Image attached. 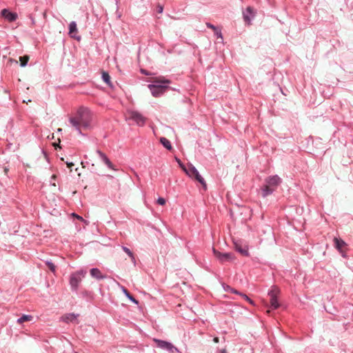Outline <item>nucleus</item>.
I'll list each match as a JSON object with an SVG mask.
<instances>
[{
    "label": "nucleus",
    "instance_id": "1",
    "mask_svg": "<svg viewBox=\"0 0 353 353\" xmlns=\"http://www.w3.org/2000/svg\"><path fill=\"white\" fill-rule=\"evenodd\" d=\"M90 121V112L88 109L83 107L79 108L75 114L69 118L70 124L78 130L79 133H81V128H88Z\"/></svg>",
    "mask_w": 353,
    "mask_h": 353
},
{
    "label": "nucleus",
    "instance_id": "2",
    "mask_svg": "<svg viewBox=\"0 0 353 353\" xmlns=\"http://www.w3.org/2000/svg\"><path fill=\"white\" fill-rule=\"evenodd\" d=\"M151 81L154 84L148 85V88L154 97L161 96L168 89V86L163 85L162 84L170 83L169 80L165 79L163 77H155L152 79Z\"/></svg>",
    "mask_w": 353,
    "mask_h": 353
},
{
    "label": "nucleus",
    "instance_id": "3",
    "mask_svg": "<svg viewBox=\"0 0 353 353\" xmlns=\"http://www.w3.org/2000/svg\"><path fill=\"white\" fill-rule=\"evenodd\" d=\"M281 180L277 176H272L265 179V184L262 188V196H267L272 194L281 183Z\"/></svg>",
    "mask_w": 353,
    "mask_h": 353
},
{
    "label": "nucleus",
    "instance_id": "4",
    "mask_svg": "<svg viewBox=\"0 0 353 353\" xmlns=\"http://www.w3.org/2000/svg\"><path fill=\"white\" fill-rule=\"evenodd\" d=\"M185 172L191 178L198 181L203 186L204 190L207 189V184L204 179L200 175L196 168L192 164L188 165Z\"/></svg>",
    "mask_w": 353,
    "mask_h": 353
},
{
    "label": "nucleus",
    "instance_id": "5",
    "mask_svg": "<svg viewBox=\"0 0 353 353\" xmlns=\"http://www.w3.org/2000/svg\"><path fill=\"white\" fill-rule=\"evenodd\" d=\"M128 119L134 121L138 125H144L147 119L138 111L130 110L128 112Z\"/></svg>",
    "mask_w": 353,
    "mask_h": 353
},
{
    "label": "nucleus",
    "instance_id": "6",
    "mask_svg": "<svg viewBox=\"0 0 353 353\" xmlns=\"http://www.w3.org/2000/svg\"><path fill=\"white\" fill-rule=\"evenodd\" d=\"M279 292L280 291L276 287H273L268 293V295L270 297L271 307L274 309H277L279 307V303L277 301V296Z\"/></svg>",
    "mask_w": 353,
    "mask_h": 353
},
{
    "label": "nucleus",
    "instance_id": "7",
    "mask_svg": "<svg viewBox=\"0 0 353 353\" xmlns=\"http://www.w3.org/2000/svg\"><path fill=\"white\" fill-rule=\"evenodd\" d=\"M153 341L157 343V347L166 350L171 353H174V351H178V349L174 347L171 343L161 341L159 339H154Z\"/></svg>",
    "mask_w": 353,
    "mask_h": 353
},
{
    "label": "nucleus",
    "instance_id": "8",
    "mask_svg": "<svg viewBox=\"0 0 353 353\" xmlns=\"http://www.w3.org/2000/svg\"><path fill=\"white\" fill-rule=\"evenodd\" d=\"M213 252L215 256L222 263L232 261L234 259L233 254L231 253H221L214 248L213 249Z\"/></svg>",
    "mask_w": 353,
    "mask_h": 353
},
{
    "label": "nucleus",
    "instance_id": "9",
    "mask_svg": "<svg viewBox=\"0 0 353 353\" xmlns=\"http://www.w3.org/2000/svg\"><path fill=\"white\" fill-rule=\"evenodd\" d=\"M81 281V275L80 272H77L71 275L70 283L72 288L76 290Z\"/></svg>",
    "mask_w": 353,
    "mask_h": 353
},
{
    "label": "nucleus",
    "instance_id": "10",
    "mask_svg": "<svg viewBox=\"0 0 353 353\" xmlns=\"http://www.w3.org/2000/svg\"><path fill=\"white\" fill-rule=\"evenodd\" d=\"M254 15H255V12H254L253 8L250 6L248 7L245 10V12H243V19H244L245 22L248 25H250L251 20H252V19H253Z\"/></svg>",
    "mask_w": 353,
    "mask_h": 353
},
{
    "label": "nucleus",
    "instance_id": "11",
    "mask_svg": "<svg viewBox=\"0 0 353 353\" xmlns=\"http://www.w3.org/2000/svg\"><path fill=\"white\" fill-rule=\"evenodd\" d=\"M78 30L77 27V23L74 21H72L69 25V35L75 39L80 40L81 37L77 35Z\"/></svg>",
    "mask_w": 353,
    "mask_h": 353
},
{
    "label": "nucleus",
    "instance_id": "12",
    "mask_svg": "<svg viewBox=\"0 0 353 353\" xmlns=\"http://www.w3.org/2000/svg\"><path fill=\"white\" fill-rule=\"evenodd\" d=\"M1 15L6 19H7L8 21H10V22L15 21L17 18V14L16 13L11 12L7 9L2 10Z\"/></svg>",
    "mask_w": 353,
    "mask_h": 353
},
{
    "label": "nucleus",
    "instance_id": "13",
    "mask_svg": "<svg viewBox=\"0 0 353 353\" xmlns=\"http://www.w3.org/2000/svg\"><path fill=\"white\" fill-rule=\"evenodd\" d=\"M97 154L99 155L100 158L102 159V161L104 162V163L110 169L113 170H117V169L114 168V165L112 163V162L110 161V159L108 158V157L101 151L97 150Z\"/></svg>",
    "mask_w": 353,
    "mask_h": 353
},
{
    "label": "nucleus",
    "instance_id": "14",
    "mask_svg": "<svg viewBox=\"0 0 353 353\" xmlns=\"http://www.w3.org/2000/svg\"><path fill=\"white\" fill-rule=\"evenodd\" d=\"M334 246L335 248L340 252H343L345 251V248L347 245V244L345 243V242L344 241H343L342 239H338L336 237H335L334 239Z\"/></svg>",
    "mask_w": 353,
    "mask_h": 353
},
{
    "label": "nucleus",
    "instance_id": "15",
    "mask_svg": "<svg viewBox=\"0 0 353 353\" xmlns=\"http://www.w3.org/2000/svg\"><path fill=\"white\" fill-rule=\"evenodd\" d=\"M78 316V314H66L62 316L61 319V321L68 323L69 322L77 321Z\"/></svg>",
    "mask_w": 353,
    "mask_h": 353
},
{
    "label": "nucleus",
    "instance_id": "16",
    "mask_svg": "<svg viewBox=\"0 0 353 353\" xmlns=\"http://www.w3.org/2000/svg\"><path fill=\"white\" fill-rule=\"evenodd\" d=\"M90 274L92 277L97 279H104L105 276L102 274L101 271L97 268H92L90 270Z\"/></svg>",
    "mask_w": 353,
    "mask_h": 353
},
{
    "label": "nucleus",
    "instance_id": "17",
    "mask_svg": "<svg viewBox=\"0 0 353 353\" xmlns=\"http://www.w3.org/2000/svg\"><path fill=\"white\" fill-rule=\"evenodd\" d=\"M160 142L166 148L168 149V150H171L172 149V145H171V143L170 142V141L168 139H167L165 137H161L160 139Z\"/></svg>",
    "mask_w": 353,
    "mask_h": 353
},
{
    "label": "nucleus",
    "instance_id": "18",
    "mask_svg": "<svg viewBox=\"0 0 353 353\" xmlns=\"http://www.w3.org/2000/svg\"><path fill=\"white\" fill-rule=\"evenodd\" d=\"M32 316L31 315H26V314H23L21 318H19L18 320H17V323H19V324H21L26 321H30L32 319Z\"/></svg>",
    "mask_w": 353,
    "mask_h": 353
},
{
    "label": "nucleus",
    "instance_id": "19",
    "mask_svg": "<svg viewBox=\"0 0 353 353\" xmlns=\"http://www.w3.org/2000/svg\"><path fill=\"white\" fill-rule=\"evenodd\" d=\"M122 291L123 292V293L125 294V296L130 299L131 300L133 303H136V304H138V301L136 300L130 294V292L127 290V289L124 287H122Z\"/></svg>",
    "mask_w": 353,
    "mask_h": 353
},
{
    "label": "nucleus",
    "instance_id": "20",
    "mask_svg": "<svg viewBox=\"0 0 353 353\" xmlns=\"http://www.w3.org/2000/svg\"><path fill=\"white\" fill-rule=\"evenodd\" d=\"M235 249L239 252L241 254L244 255V256H248V250L246 248H242L241 246H239V245L236 244L235 245Z\"/></svg>",
    "mask_w": 353,
    "mask_h": 353
},
{
    "label": "nucleus",
    "instance_id": "21",
    "mask_svg": "<svg viewBox=\"0 0 353 353\" xmlns=\"http://www.w3.org/2000/svg\"><path fill=\"white\" fill-rule=\"evenodd\" d=\"M19 61H20V65L22 67H24L27 65L28 61H29V56L28 55H25V56H23V57H19Z\"/></svg>",
    "mask_w": 353,
    "mask_h": 353
},
{
    "label": "nucleus",
    "instance_id": "22",
    "mask_svg": "<svg viewBox=\"0 0 353 353\" xmlns=\"http://www.w3.org/2000/svg\"><path fill=\"white\" fill-rule=\"evenodd\" d=\"M232 292L233 293H235V294H239L240 296H241L245 301H247L248 302H249L250 304H254V302L253 301H252L246 294H241V293H239L236 290H234L232 289L231 290Z\"/></svg>",
    "mask_w": 353,
    "mask_h": 353
},
{
    "label": "nucleus",
    "instance_id": "23",
    "mask_svg": "<svg viewBox=\"0 0 353 353\" xmlns=\"http://www.w3.org/2000/svg\"><path fill=\"white\" fill-rule=\"evenodd\" d=\"M102 78L104 82H105L108 85H111L110 77L108 72H103Z\"/></svg>",
    "mask_w": 353,
    "mask_h": 353
},
{
    "label": "nucleus",
    "instance_id": "24",
    "mask_svg": "<svg viewBox=\"0 0 353 353\" xmlns=\"http://www.w3.org/2000/svg\"><path fill=\"white\" fill-rule=\"evenodd\" d=\"M123 251L131 258L132 261L135 263V258L133 253L126 247H123Z\"/></svg>",
    "mask_w": 353,
    "mask_h": 353
},
{
    "label": "nucleus",
    "instance_id": "25",
    "mask_svg": "<svg viewBox=\"0 0 353 353\" xmlns=\"http://www.w3.org/2000/svg\"><path fill=\"white\" fill-rule=\"evenodd\" d=\"M46 265L52 272H55L56 267L52 262L47 261Z\"/></svg>",
    "mask_w": 353,
    "mask_h": 353
},
{
    "label": "nucleus",
    "instance_id": "26",
    "mask_svg": "<svg viewBox=\"0 0 353 353\" xmlns=\"http://www.w3.org/2000/svg\"><path fill=\"white\" fill-rule=\"evenodd\" d=\"M214 32L218 39H221V40H223V36L220 29L217 28L216 30H214Z\"/></svg>",
    "mask_w": 353,
    "mask_h": 353
},
{
    "label": "nucleus",
    "instance_id": "27",
    "mask_svg": "<svg viewBox=\"0 0 353 353\" xmlns=\"http://www.w3.org/2000/svg\"><path fill=\"white\" fill-rule=\"evenodd\" d=\"M157 203L159 205H164L165 204V199L161 197V198H159L158 200H157Z\"/></svg>",
    "mask_w": 353,
    "mask_h": 353
},
{
    "label": "nucleus",
    "instance_id": "28",
    "mask_svg": "<svg viewBox=\"0 0 353 353\" xmlns=\"http://www.w3.org/2000/svg\"><path fill=\"white\" fill-rule=\"evenodd\" d=\"M176 161H177V163H179V165H180V167L183 169V170L185 172V170L187 169L186 167H185V165L181 163V161H180V159L176 158Z\"/></svg>",
    "mask_w": 353,
    "mask_h": 353
},
{
    "label": "nucleus",
    "instance_id": "29",
    "mask_svg": "<svg viewBox=\"0 0 353 353\" xmlns=\"http://www.w3.org/2000/svg\"><path fill=\"white\" fill-rule=\"evenodd\" d=\"M206 26H207V27H208V28H210V29L213 30L214 31V30H216V28H216V27H215L214 25H212V24L210 23H206Z\"/></svg>",
    "mask_w": 353,
    "mask_h": 353
},
{
    "label": "nucleus",
    "instance_id": "30",
    "mask_svg": "<svg viewBox=\"0 0 353 353\" xmlns=\"http://www.w3.org/2000/svg\"><path fill=\"white\" fill-rule=\"evenodd\" d=\"M157 12H158V13H159V14H161V13H162V12H163V6H162L159 5V6H157Z\"/></svg>",
    "mask_w": 353,
    "mask_h": 353
},
{
    "label": "nucleus",
    "instance_id": "31",
    "mask_svg": "<svg viewBox=\"0 0 353 353\" xmlns=\"http://www.w3.org/2000/svg\"><path fill=\"white\" fill-rule=\"evenodd\" d=\"M213 341L216 343H219V337H214V339H213Z\"/></svg>",
    "mask_w": 353,
    "mask_h": 353
},
{
    "label": "nucleus",
    "instance_id": "32",
    "mask_svg": "<svg viewBox=\"0 0 353 353\" xmlns=\"http://www.w3.org/2000/svg\"><path fill=\"white\" fill-rule=\"evenodd\" d=\"M73 165L74 164L72 163H67V166L69 168H71Z\"/></svg>",
    "mask_w": 353,
    "mask_h": 353
},
{
    "label": "nucleus",
    "instance_id": "33",
    "mask_svg": "<svg viewBox=\"0 0 353 353\" xmlns=\"http://www.w3.org/2000/svg\"><path fill=\"white\" fill-rule=\"evenodd\" d=\"M141 72L143 73V74H145L146 75H149V73L148 72H146L145 70L143 69H141Z\"/></svg>",
    "mask_w": 353,
    "mask_h": 353
},
{
    "label": "nucleus",
    "instance_id": "34",
    "mask_svg": "<svg viewBox=\"0 0 353 353\" xmlns=\"http://www.w3.org/2000/svg\"><path fill=\"white\" fill-rule=\"evenodd\" d=\"M9 61H10V62L14 61V63H18V61H16V60H13V59H10L9 60Z\"/></svg>",
    "mask_w": 353,
    "mask_h": 353
},
{
    "label": "nucleus",
    "instance_id": "35",
    "mask_svg": "<svg viewBox=\"0 0 353 353\" xmlns=\"http://www.w3.org/2000/svg\"><path fill=\"white\" fill-rule=\"evenodd\" d=\"M56 178H57V175H56V174H53V175L52 176V179L55 180V179H56Z\"/></svg>",
    "mask_w": 353,
    "mask_h": 353
},
{
    "label": "nucleus",
    "instance_id": "36",
    "mask_svg": "<svg viewBox=\"0 0 353 353\" xmlns=\"http://www.w3.org/2000/svg\"><path fill=\"white\" fill-rule=\"evenodd\" d=\"M77 218L78 219H79V220H83V218H82V217H81V216H78V215H77Z\"/></svg>",
    "mask_w": 353,
    "mask_h": 353
},
{
    "label": "nucleus",
    "instance_id": "37",
    "mask_svg": "<svg viewBox=\"0 0 353 353\" xmlns=\"http://www.w3.org/2000/svg\"><path fill=\"white\" fill-rule=\"evenodd\" d=\"M221 352H222V353H227V352H226V351H225V350H223L221 351Z\"/></svg>",
    "mask_w": 353,
    "mask_h": 353
},
{
    "label": "nucleus",
    "instance_id": "38",
    "mask_svg": "<svg viewBox=\"0 0 353 353\" xmlns=\"http://www.w3.org/2000/svg\"><path fill=\"white\" fill-rule=\"evenodd\" d=\"M58 131H59V132H61V131H62V129H61V128H59V129H58Z\"/></svg>",
    "mask_w": 353,
    "mask_h": 353
},
{
    "label": "nucleus",
    "instance_id": "39",
    "mask_svg": "<svg viewBox=\"0 0 353 353\" xmlns=\"http://www.w3.org/2000/svg\"><path fill=\"white\" fill-rule=\"evenodd\" d=\"M270 310H267V313H268V314H270Z\"/></svg>",
    "mask_w": 353,
    "mask_h": 353
},
{
    "label": "nucleus",
    "instance_id": "40",
    "mask_svg": "<svg viewBox=\"0 0 353 353\" xmlns=\"http://www.w3.org/2000/svg\"><path fill=\"white\" fill-rule=\"evenodd\" d=\"M76 353H77V352H76Z\"/></svg>",
    "mask_w": 353,
    "mask_h": 353
}]
</instances>
